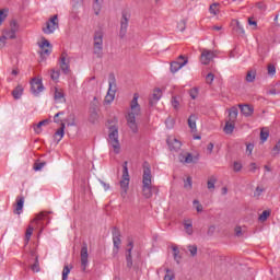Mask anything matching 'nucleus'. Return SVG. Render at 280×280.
<instances>
[{
  "instance_id": "79ce46f5",
  "label": "nucleus",
  "mask_w": 280,
  "mask_h": 280,
  "mask_svg": "<svg viewBox=\"0 0 280 280\" xmlns=\"http://www.w3.org/2000/svg\"><path fill=\"white\" fill-rule=\"evenodd\" d=\"M268 218H270V210H265L262 211V213L259 215L258 220L260 222H266V220H268Z\"/></svg>"
},
{
  "instance_id": "7ed1b4c3",
  "label": "nucleus",
  "mask_w": 280,
  "mask_h": 280,
  "mask_svg": "<svg viewBox=\"0 0 280 280\" xmlns=\"http://www.w3.org/2000/svg\"><path fill=\"white\" fill-rule=\"evenodd\" d=\"M107 143L109 148L114 150L115 154H119V152H121V144L119 143V129L117 126L109 127Z\"/></svg>"
},
{
  "instance_id": "09e8293b",
  "label": "nucleus",
  "mask_w": 280,
  "mask_h": 280,
  "mask_svg": "<svg viewBox=\"0 0 280 280\" xmlns=\"http://www.w3.org/2000/svg\"><path fill=\"white\" fill-rule=\"evenodd\" d=\"M267 71L268 75H275V73H277V68L275 67V65L270 63L267 67Z\"/></svg>"
},
{
  "instance_id": "72a5a7b5",
  "label": "nucleus",
  "mask_w": 280,
  "mask_h": 280,
  "mask_svg": "<svg viewBox=\"0 0 280 280\" xmlns=\"http://www.w3.org/2000/svg\"><path fill=\"white\" fill-rule=\"evenodd\" d=\"M73 267L72 266H69V265H66L65 267H63V270H62V280H67V279H69V275L71 273V269H72Z\"/></svg>"
},
{
  "instance_id": "a878e982",
  "label": "nucleus",
  "mask_w": 280,
  "mask_h": 280,
  "mask_svg": "<svg viewBox=\"0 0 280 280\" xmlns=\"http://www.w3.org/2000/svg\"><path fill=\"white\" fill-rule=\"evenodd\" d=\"M65 122H61V127L55 132V139L59 142L62 141V137H65Z\"/></svg>"
},
{
  "instance_id": "4468645a",
  "label": "nucleus",
  "mask_w": 280,
  "mask_h": 280,
  "mask_svg": "<svg viewBox=\"0 0 280 280\" xmlns=\"http://www.w3.org/2000/svg\"><path fill=\"white\" fill-rule=\"evenodd\" d=\"M113 244H114V253L117 255L119 253V246H121V232L117 228L113 230Z\"/></svg>"
},
{
  "instance_id": "c756f323",
  "label": "nucleus",
  "mask_w": 280,
  "mask_h": 280,
  "mask_svg": "<svg viewBox=\"0 0 280 280\" xmlns=\"http://www.w3.org/2000/svg\"><path fill=\"white\" fill-rule=\"evenodd\" d=\"M12 95L14 100H21V95H23V85H18L13 91Z\"/></svg>"
},
{
  "instance_id": "20e7f679",
  "label": "nucleus",
  "mask_w": 280,
  "mask_h": 280,
  "mask_svg": "<svg viewBox=\"0 0 280 280\" xmlns=\"http://www.w3.org/2000/svg\"><path fill=\"white\" fill-rule=\"evenodd\" d=\"M93 40V55L98 59L104 58V33L102 31L95 32Z\"/></svg>"
},
{
  "instance_id": "58836bf2",
  "label": "nucleus",
  "mask_w": 280,
  "mask_h": 280,
  "mask_svg": "<svg viewBox=\"0 0 280 280\" xmlns=\"http://www.w3.org/2000/svg\"><path fill=\"white\" fill-rule=\"evenodd\" d=\"M173 253L175 261L180 264V250H178L177 246H173Z\"/></svg>"
},
{
  "instance_id": "864d4df0",
  "label": "nucleus",
  "mask_w": 280,
  "mask_h": 280,
  "mask_svg": "<svg viewBox=\"0 0 280 280\" xmlns=\"http://www.w3.org/2000/svg\"><path fill=\"white\" fill-rule=\"evenodd\" d=\"M174 272L170 269H166V275L164 276V280H174Z\"/></svg>"
},
{
  "instance_id": "9d476101",
  "label": "nucleus",
  "mask_w": 280,
  "mask_h": 280,
  "mask_svg": "<svg viewBox=\"0 0 280 280\" xmlns=\"http://www.w3.org/2000/svg\"><path fill=\"white\" fill-rule=\"evenodd\" d=\"M10 25L11 28L3 31L2 36L5 37L7 40H14V38H16V32L19 31V24L13 20Z\"/></svg>"
},
{
  "instance_id": "e2e57ef3",
  "label": "nucleus",
  "mask_w": 280,
  "mask_h": 280,
  "mask_svg": "<svg viewBox=\"0 0 280 280\" xmlns=\"http://www.w3.org/2000/svg\"><path fill=\"white\" fill-rule=\"evenodd\" d=\"M254 149H255V145L253 143H249L246 145V152H248V154H253Z\"/></svg>"
},
{
  "instance_id": "f704fd0d",
  "label": "nucleus",
  "mask_w": 280,
  "mask_h": 280,
  "mask_svg": "<svg viewBox=\"0 0 280 280\" xmlns=\"http://www.w3.org/2000/svg\"><path fill=\"white\" fill-rule=\"evenodd\" d=\"M268 137H270V132L268 131V129L262 128L260 130V140L262 141V143H266V141H268Z\"/></svg>"
},
{
  "instance_id": "ddd939ff",
  "label": "nucleus",
  "mask_w": 280,
  "mask_h": 280,
  "mask_svg": "<svg viewBox=\"0 0 280 280\" xmlns=\"http://www.w3.org/2000/svg\"><path fill=\"white\" fill-rule=\"evenodd\" d=\"M43 91H45V86H43V80L32 79L31 92L33 93V95H38V93H43Z\"/></svg>"
},
{
  "instance_id": "774afa93",
  "label": "nucleus",
  "mask_w": 280,
  "mask_h": 280,
  "mask_svg": "<svg viewBox=\"0 0 280 280\" xmlns=\"http://www.w3.org/2000/svg\"><path fill=\"white\" fill-rule=\"evenodd\" d=\"M273 152H277L279 154L280 152V140L277 142V144L273 147Z\"/></svg>"
},
{
  "instance_id": "3c124183",
  "label": "nucleus",
  "mask_w": 280,
  "mask_h": 280,
  "mask_svg": "<svg viewBox=\"0 0 280 280\" xmlns=\"http://www.w3.org/2000/svg\"><path fill=\"white\" fill-rule=\"evenodd\" d=\"M39 47L40 49H45V47H48L49 49H51V43H49V40H47L46 38H43Z\"/></svg>"
},
{
  "instance_id": "393cba45",
  "label": "nucleus",
  "mask_w": 280,
  "mask_h": 280,
  "mask_svg": "<svg viewBox=\"0 0 280 280\" xmlns=\"http://www.w3.org/2000/svg\"><path fill=\"white\" fill-rule=\"evenodd\" d=\"M223 130L225 135H233V131L235 130V122L228 120Z\"/></svg>"
},
{
  "instance_id": "6ab92c4d",
  "label": "nucleus",
  "mask_w": 280,
  "mask_h": 280,
  "mask_svg": "<svg viewBox=\"0 0 280 280\" xmlns=\"http://www.w3.org/2000/svg\"><path fill=\"white\" fill-rule=\"evenodd\" d=\"M60 69L62 73H69V60H67V52H62L60 57Z\"/></svg>"
},
{
  "instance_id": "4be33fe9",
  "label": "nucleus",
  "mask_w": 280,
  "mask_h": 280,
  "mask_svg": "<svg viewBox=\"0 0 280 280\" xmlns=\"http://www.w3.org/2000/svg\"><path fill=\"white\" fill-rule=\"evenodd\" d=\"M196 121H198V115L191 114L188 117V127L190 128L191 132H198V127L196 126Z\"/></svg>"
},
{
  "instance_id": "39448f33",
  "label": "nucleus",
  "mask_w": 280,
  "mask_h": 280,
  "mask_svg": "<svg viewBox=\"0 0 280 280\" xmlns=\"http://www.w3.org/2000/svg\"><path fill=\"white\" fill-rule=\"evenodd\" d=\"M49 213L51 212H40L38 213L33 221L31 222V224L28 225L27 230H26V234H25V240H26V244L27 242H30V240L32 238V234L34 233V229H40L43 228V223L40 222L42 220H45V218L47 215H49Z\"/></svg>"
},
{
  "instance_id": "e433bc0d",
  "label": "nucleus",
  "mask_w": 280,
  "mask_h": 280,
  "mask_svg": "<svg viewBox=\"0 0 280 280\" xmlns=\"http://www.w3.org/2000/svg\"><path fill=\"white\" fill-rule=\"evenodd\" d=\"M219 8H220V3H218V2L211 4L210 8H209L210 14H213L215 16V14H218V12H220Z\"/></svg>"
},
{
  "instance_id": "37998d69",
  "label": "nucleus",
  "mask_w": 280,
  "mask_h": 280,
  "mask_svg": "<svg viewBox=\"0 0 280 280\" xmlns=\"http://www.w3.org/2000/svg\"><path fill=\"white\" fill-rule=\"evenodd\" d=\"M97 119H100V116L97 115V110L93 109L90 114L91 124H95Z\"/></svg>"
},
{
  "instance_id": "a18cd8bd",
  "label": "nucleus",
  "mask_w": 280,
  "mask_h": 280,
  "mask_svg": "<svg viewBox=\"0 0 280 280\" xmlns=\"http://www.w3.org/2000/svg\"><path fill=\"white\" fill-rule=\"evenodd\" d=\"M191 257H196V255H198V246L196 245H188L187 246Z\"/></svg>"
},
{
  "instance_id": "1a4fd4ad",
  "label": "nucleus",
  "mask_w": 280,
  "mask_h": 280,
  "mask_svg": "<svg viewBox=\"0 0 280 280\" xmlns=\"http://www.w3.org/2000/svg\"><path fill=\"white\" fill-rule=\"evenodd\" d=\"M187 62H189L187 57L180 55L177 58V61L171 62V73H176L177 71H180V69H183V67H185V65H187Z\"/></svg>"
},
{
  "instance_id": "bb28decb",
  "label": "nucleus",
  "mask_w": 280,
  "mask_h": 280,
  "mask_svg": "<svg viewBox=\"0 0 280 280\" xmlns=\"http://www.w3.org/2000/svg\"><path fill=\"white\" fill-rule=\"evenodd\" d=\"M49 125V119H45V120H42L39 121L35 127H34V130L36 132V135H40L43 132V126H47Z\"/></svg>"
},
{
  "instance_id": "a19ab883",
  "label": "nucleus",
  "mask_w": 280,
  "mask_h": 280,
  "mask_svg": "<svg viewBox=\"0 0 280 280\" xmlns=\"http://www.w3.org/2000/svg\"><path fill=\"white\" fill-rule=\"evenodd\" d=\"M31 270L34 272H40V264L38 262V256L35 258V262L31 266Z\"/></svg>"
},
{
  "instance_id": "0e129e2a",
  "label": "nucleus",
  "mask_w": 280,
  "mask_h": 280,
  "mask_svg": "<svg viewBox=\"0 0 280 280\" xmlns=\"http://www.w3.org/2000/svg\"><path fill=\"white\" fill-rule=\"evenodd\" d=\"M248 25H253L254 30H257V21L253 20V18H248Z\"/></svg>"
},
{
  "instance_id": "6e6d98bb",
  "label": "nucleus",
  "mask_w": 280,
  "mask_h": 280,
  "mask_svg": "<svg viewBox=\"0 0 280 280\" xmlns=\"http://www.w3.org/2000/svg\"><path fill=\"white\" fill-rule=\"evenodd\" d=\"M189 95H190L191 100H196V97H198V90L196 88L191 89L189 91Z\"/></svg>"
},
{
  "instance_id": "412c9836",
  "label": "nucleus",
  "mask_w": 280,
  "mask_h": 280,
  "mask_svg": "<svg viewBox=\"0 0 280 280\" xmlns=\"http://www.w3.org/2000/svg\"><path fill=\"white\" fill-rule=\"evenodd\" d=\"M23 205H25V197L23 196L18 197L15 209H14V213L16 215H21V213H23Z\"/></svg>"
},
{
  "instance_id": "a211bd4d",
  "label": "nucleus",
  "mask_w": 280,
  "mask_h": 280,
  "mask_svg": "<svg viewBox=\"0 0 280 280\" xmlns=\"http://www.w3.org/2000/svg\"><path fill=\"white\" fill-rule=\"evenodd\" d=\"M161 97H163V91H161L159 88L153 90L152 96L149 101L150 106H154V104H156Z\"/></svg>"
},
{
  "instance_id": "f257e3e1",
  "label": "nucleus",
  "mask_w": 280,
  "mask_h": 280,
  "mask_svg": "<svg viewBox=\"0 0 280 280\" xmlns=\"http://www.w3.org/2000/svg\"><path fill=\"white\" fill-rule=\"evenodd\" d=\"M129 107H130L129 113L126 114L125 119L131 132L137 135V132H139V125L137 124V117L141 116V105H139L138 93L133 94V98L131 100Z\"/></svg>"
},
{
  "instance_id": "338daca9",
  "label": "nucleus",
  "mask_w": 280,
  "mask_h": 280,
  "mask_svg": "<svg viewBox=\"0 0 280 280\" xmlns=\"http://www.w3.org/2000/svg\"><path fill=\"white\" fill-rule=\"evenodd\" d=\"M234 231L236 237H242V226H236Z\"/></svg>"
},
{
  "instance_id": "5fc2aeb1",
  "label": "nucleus",
  "mask_w": 280,
  "mask_h": 280,
  "mask_svg": "<svg viewBox=\"0 0 280 280\" xmlns=\"http://www.w3.org/2000/svg\"><path fill=\"white\" fill-rule=\"evenodd\" d=\"M242 162H234L233 163V171L234 172H242Z\"/></svg>"
},
{
  "instance_id": "aec40b11",
  "label": "nucleus",
  "mask_w": 280,
  "mask_h": 280,
  "mask_svg": "<svg viewBox=\"0 0 280 280\" xmlns=\"http://www.w3.org/2000/svg\"><path fill=\"white\" fill-rule=\"evenodd\" d=\"M238 107L241 108L242 115H244L245 117H250L255 113V107L248 104H245V105L240 104Z\"/></svg>"
},
{
  "instance_id": "0eeeda50",
  "label": "nucleus",
  "mask_w": 280,
  "mask_h": 280,
  "mask_svg": "<svg viewBox=\"0 0 280 280\" xmlns=\"http://www.w3.org/2000/svg\"><path fill=\"white\" fill-rule=\"evenodd\" d=\"M130 187V175L128 174V162H125L122 165V179L120 180V192L121 198H126L128 195V189Z\"/></svg>"
},
{
  "instance_id": "6e6552de",
  "label": "nucleus",
  "mask_w": 280,
  "mask_h": 280,
  "mask_svg": "<svg viewBox=\"0 0 280 280\" xmlns=\"http://www.w3.org/2000/svg\"><path fill=\"white\" fill-rule=\"evenodd\" d=\"M59 27L58 15H54L46 22V25L42 28L44 34H54Z\"/></svg>"
},
{
  "instance_id": "7c9ffc66",
  "label": "nucleus",
  "mask_w": 280,
  "mask_h": 280,
  "mask_svg": "<svg viewBox=\"0 0 280 280\" xmlns=\"http://www.w3.org/2000/svg\"><path fill=\"white\" fill-rule=\"evenodd\" d=\"M255 78H257V70H248L245 77L246 82H255Z\"/></svg>"
},
{
  "instance_id": "de8ad7c7",
  "label": "nucleus",
  "mask_w": 280,
  "mask_h": 280,
  "mask_svg": "<svg viewBox=\"0 0 280 280\" xmlns=\"http://www.w3.org/2000/svg\"><path fill=\"white\" fill-rule=\"evenodd\" d=\"M50 78H51V80H54V82H57V80H59V78H60V71L59 70H51Z\"/></svg>"
},
{
  "instance_id": "f8f14e48",
  "label": "nucleus",
  "mask_w": 280,
  "mask_h": 280,
  "mask_svg": "<svg viewBox=\"0 0 280 280\" xmlns=\"http://www.w3.org/2000/svg\"><path fill=\"white\" fill-rule=\"evenodd\" d=\"M86 266H89V245L83 243L81 247V268L82 270H86Z\"/></svg>"
},
{
  "instance_id": "4c0bfd02",
  "label": "nucleus",
  "mask_w": 280,
  "mask_h": 280,
  "mask_svg": "<svg viewBox=\"0 0 280 280\" xmlns=\"http://www.w3.org/2000/svg\"><path fill=\"white\" fill-rule=\"evenodd\" d=\"M194 187V182L191 180V177H187L186 180L184 182V188L187 189L188 191H191Z\"/></svg>"
},
{
  "instance_id": "dca6fc26",
  "label": "nucleus",
  "mask_w": 280,
  "mask_h": 280,
  "mask_svg": "<svg viewBox=\"0 0 280 280\" xmlns=\"http://www.w3.org/2000/svg\"><path fill=\"white\" fill-rule=\"evenodd\" d=\"M167 145L172 152H178V150H180L183 143L176 138H168Z\"/></svg>"
},
{
  "instance_id": "2f4dec72",
  "label": "nucleus",
  "mask_w": 280,
  "mask_h": 280,
  "mask_svg": "<svg viewBox=\"0 0 280 280\" xmlns=\"http://www.w3.org/2000/svg\"><path fill=\"white\" fill-rule=\"evenodd\" d=\"M215 183H218V178H215V176H211L208 182H207V186L208 189L211 191L213 189H215Z\"/></svg>"
},
{
  "instance_id": "c03bdc74",
  "label": "nucleus",
  "mask_w": 280,
  "mask_h": 280,
  "mask_svg": "<svg viewBox=\"0 0 280 280\" xmlns=\"http://www.w3.org/2000/svg\"><path fill=\"white\" fill-rule=\"evenodd\" d=\"M5 19H8V9H1L0 10V25L3 24Z\"/></svg>"
},
{
  "instance_id": "b1692460",
  "label": "nucleus",
  "mask_w": 280,
  "mask_h": 280,
  "mask_svg": "<svg viewBox=\"0 0 280 280\" xmlns=\"http://www.w3.org/2000/svg\"><path fill=\"white\" fill-rule=\"evenodd\" d=\"M235 26L233 27V32H235V34H237L238 36H244V34H246V31H244V26L242 25V23H240V21L234 20Z\"/></svg>"
},
{
  "instance_id": "603ef678",
  "label": "nucleus",
  "mask_w": 280,
  "mask_h": 280,
  "mask_svg": "<svg viewBox=\"0 0 280 280\" xmlns=\"http://www.w3.org/2000/svg\"><path fill=\"white\" fill-rule=\"evenodd\" d=\"M213 80H215V75L213 73H208L206 77L207 84H213Z\"/></svg>"
},
{
  "instance_id": "680f3d73",
  "label": "nucleus",
  "mask_w": 280,
  "mask_h": 280,
  "mask_svg": "<svg viewBox=\"0 0 280 280\" xmlns=\"http://www.w3.org/2000/svg\"><path fill=\"white\" fill-rule=\"evenodd\" d=\"M8 39L2 35L0 36V49H3V47H5V42Z\"/></svg>"
},
{
  "instance_id": "c9c22d12",
  "label": "nucleus",
  "mask_w": 280,
  "mask_h": 280,
  "mask_svg": "<svg viewBox=\"0 0 280 280\" xmlns=\"http://www.w3.org/2000/svg\"><path fill=\"white\" fill-rule=\"evenodd\" d=\"M171 104L175 110H178L180 108V100L178 96H173Z\"/></svg>"
},
{
  "instance_id": "c85d7f7f",
  "label": "nucleus",
  "mask_w": 280,
  "mask_h": 280,
  "mask_svg": "<svg viewBox=\"0 0 280 280\" xmlns=\"http://www.w3.org/2000/svg\"><path fill=\"white\" fill-rule=\"evenodd\" d=\"M237 115H238L237 107H232L230 109V113H229V120L228 121L235 122L236 119H237Z\"/></svg>"
},
{
  "instance_id": "f03ea898",
  "label": "nucleus",
  "mask_w": 280,
  "mask_h": 280,
  "mask_svg": "<svg viewBox=\"0 0 280 280\" xmlns=\"http://www.w3.org/2000/svg\"><path fill=\"white\" fill-rule=\"evenodd\" d=\"M152 191H159V188L152 185V170L150 164L144 162L142 175V196L149 199L152 197Z\"/></svg>"
},
{
  "instance_id": "8fccbe9b",
  "label": "nucleus",
  "mask_w": 280,
  "mask_h": 280,
  "mask_svg": "<svg viewBox=\"0 0 280 280\" xmlns=\"http://www.w3.org/2000/svg\"><path fill=\"white\" fill-rule=\"evenodd\" d=\"M45 165H47V163H45V162H36L35 164H34V170H35V172H40V170L45 166Z\"/></svg>"
},
{
  "instance_id": "052dcab7",
  "label": "nucleus",
  "mask_w": 280,
  "mask_h": 280,
  "mask_svg": "<svg viewBox=\"0 0 280 280\" xmlns=\"http://www.w3.org/2000/svg\"><path fill=\"white\" fill-rule=\"evenodd\" d=\"M60 115H65V112H59L55 115V117H54L55 124H60V119H58L60 117Z\"/></svg>"
},
{
  "instance_id": "f3484780",
  "label": "nucleus",
  "mask_w": 280,
  "mask_h": 280,
  "mask_svg": "<svg viewBox=\"0 0 280 280\" xmlns=\"http://www.w3.org/2000/svg\"><path fill=\"white\" fill-rule=\"evenodd\" d=\"M127 246H128L126 252L127 268H132V248H135V243L132 241H129Z\"/></svg>"
},
{
  "instance_id": "4d7b16f0",
  "label": "nucleus",
  "mask_w": 280,
  "mask_h": 280,
  "mask_svg": "<svg viewBox=\"0 0 280 280\" xmlns=\"http://www.w3.org/2000/svg\"><path fill=\"white\" fill-rule=\"evenodd\" d=\"M264 194V188L257 187L255 192H254V198H259Z\"/></svg>"
},
{
  "instance_id": "69168bd1",
  "label": "nucleus",
  "mask_w": 280,
  "mask_h": 280,
  "mask_svg": "<svg viewBox=\"0 0 280 280\" xmlns=\"http://www.w3.org/2000/svg\"><path fill=\"white\" fill-rule=\"evenodd\" d=\"M101 185L104 187V190L105 191H108V189H110V184H107L106 182L104 180H100Z\"/></svg>"
},
{
  "instance_id": "cd10ccee",
  "label": "nucleus",
  "mask_w": 280,
  "mask_h": 280,
  "mask_svg": "<svg viewBox=\"0 0 280 280\" xmlns=\"http://www.w3.org/2000/svg\"><path fill=\"white\" fill-rule=\"evenodd\" d=\"M180 163H194V155L191 153L180 154L179 155Z\"/></svg>"
},
{
  "instance_id": "2eb2a0df",
  "label": "nucleus",
  "mask_w": 280,
  "mask_h": 280,
  "mask_svg": "<svg viewBox=\"0 0 280 280\" xmlns=\"http://www.w3.org/2000/svg\"><path fill=\"white\" fill-rule=\"evenodd\" d=\"M212 58H215V54L211 50H203L201 52L200 62L201 65H209Z\"/></svg>"
},
{
  "instance_id": "bf43d9fd",
  "label": "nucleus",
  "mask_w": 280,
  "mask_h": 280,
  "mask_svg": "<svg viewBox=\"0 0 280 280\" xmlns=\"http://www.w3.org/2000/svg\"><path fill=\"white\" fill-rule=\"evenodd\" d=\"M185 26H186V22L185 20H182L179 23H178V30L179 32H185Z\"/></svg>"
},
{
  "instance_id": "423d86ee",
  "label": "nucleus",
  "mask_w": 280,
  "mask_h": 280,
  "mask_svg": "<svg viewBox=\"0 0 280 280\" xmlns=\"http://www.w3.org/2000/svg\"><path fill=\"white\" fill-rule=\"evenodd\" d=\"M117 94V79L114 73L108 75V91L105 96V104H113L115 95Z\"/></svg>"
},
{
  "instance_id": "ea45409f",
  "label": "nucleus",
  "mask_w": 280,
  "mask_h": 280,
  "mask_svg": "<svg viewBox=\"0 0 280 280\" xmlns=\"http://www.w3.org/2000/svg\"><path fill=\"white\" fill-rule=\"evenodd\" d=\"M192 206L195 207L197 213H202L205 208L200 205V201L198 199H195L192 201Z\"/></svg>"
},
{
  "instance_id": "473e14b6",
  "label": "nucleus",
  "mask_w": 280,
  "mask_h": 280,
  "mask_svg": "<svg viewBox=\"0 0 280 280\" xmlns=\"http://www.w3.org/2000/svg\"><path fill=\"white\" fill-rule=\"evenodd\" d=\"M55 100L56 102H60V100H65V92L62 90L55 88Z\"/></svg>"
},
{
  "instance_id": "9b49d317",
  "label": "nucleus",
  "mask_w": 280,
  "mask_h": 280,
  "mask_svg": "<svg viewBox=\"0 0 280 280\" xmlns=\"http://www.w3.org/2000/svg\"><path fill=\"white\" fill-rule=\"evenodd\" d=\"M130 21V15L128 12L124 11L121 13V20H120V37L124 38L126 36V33L128 32V23Z\"/></svg>"
},
{
  "instance_id": "5701e85b",
  "label": "nucleus",
  "mask_w": 280,
  "mask_h": 280,
  "mask_svg": "<svg viewBox=\"0 0 280 280\" xmlns=\"http://www.w3.org/2000/svg\"><path fill=\"white\" fill-rule=\"evenodd\" d=\"M183 224L187 235H194V220L184 219Z\"/></svg>"
},
{
  "instance_id": "13d9d810",
  "label": "nucleus",
  "mask_w": 280,
  "mask_h": 280,
  "mask_svg": "<svg viewBox=\"0 0 280 280\" xmlns=\"http://www.w3.org/2000/svg\"><path fill=\"white\" fill-rule=\"evenodd\" d=\"M51 54V48H42L40 56H49Z\"/></svg>"
},
{
  "instance_id": "49530a36",
  "label": "nucleus",
  "mask_w": 280,
  "mask_h": 280,
  "mask_svg": "<svg viewBox=\"0 0 280 280\" xmlns=\"http://www.w3.org/2000/svg\"><path fill=\"white\" fill-rule=\"evenodd\" d=\"M93 9L96 15L100 14V10H102V0H95Z\"/></svg>"
}]
</instances>
